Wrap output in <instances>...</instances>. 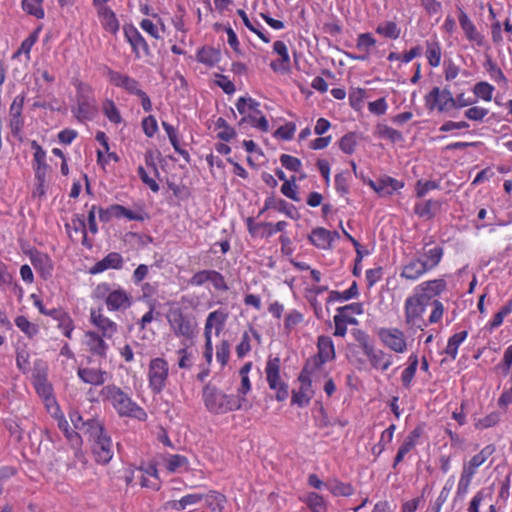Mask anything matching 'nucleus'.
I'll return each instance as SVG.
<instances>
[{
  "mask_svg": "<svg viewBox=\"0 0 512 512\" xmlns=\"http://www.w3.org/2000/svg\"><path fill=\"white\" fill-rule=\"evenodd\" d=\"M458 10H459V16H458L459 25H460L461 29L463 30L465 37L471 42H475L478 45H482L483 36L481 35V33H479L477 31L476 26L471 21V19L467 15V13L465 11H463L461 8H458Z\"/></svg>",
  "mask_w": 512,
  "mask_h": 512,
  "instance_id": "a211bd4d",
  "label": "nucleus"
},
{
  "mask_svg": "<svg viewBox=\"0 0 512 512\" xmlns=\"http://www.w3.org/2000/svg\"><path fill=\"white\" fill-rule=\"evenodd\" d=\"M31 263L42 275H51L53 270L52 261L47 254L36 252L31 256Z\"/></svg>",
  "mask_w": 512,
  "mask_h": 512,
  "instance_id": "c9c22d12",
  "label": "nucleus"
},
{
  "mask_svg": "<svg viewBox=\"0 0 512 512\" xmlns=\"http://www.w3.org/2000/svg\"><path fill=\"white\" fill-rule=\"evenodd\" d=\"M93 441L92 451L98 463L107 464L113 457V443L109 435L104 431V427L100 425V431L93 432L89 435Z\"/></svg>",
  "mask_w": 512,
  "mask_h": 512,
  "instance_id": "0eeeda50",
  "label": "nucleus"
},
{
  "mask_svg": "<svg viewBox=\"0 0 512 512\" xmlns=\"http://www.w3.org/2000/svg\"><path fill=\"white\" fill-rule=\"evenodd\" d=\"M349 311H352L356 315H361L364 312L363 305L361 303H351L337 308L338 314L333 317V321L335 323V336L344 337L347 333V324H358L357 319L348 314Z\"/></svg>",
  "mask_w": 512,
  "mask_h": 512,
  "instance_id": "9d476101",
  "label": "nucleus"
},
{
  "mask_svg": "<svg viewBox=\"0 0 512 512\" xmlns=\"http://www.w3.org/2000/svg\"><path fill=\"white\" fill-rule=\"evenodd\" d=\"M376 40L370 33H362L357 38L356 48L365 53H369L370 49L374 47Z\"/></svg>",
  "mask_w": 512,
  "mask_h": 512,
  "instance_id": "680f3d73",
  "label": "nucleus"
},
{
  "mask_svg": "<svg viewBox=\"0 0 512 512\" xmlns=\"http://www.w3.org/2000/svg\"><path fill=\"white\" fill-rule=\"evenodd\" d=\"M42 3L43 0H22V8L26 13L37 19H42L44 17Z\"/></svg>",
  "mask_w": 512,
  "mask_h": 512,
  "instance_id": "de8ad7c7",
  "label": "nucleus"
},
{
  "mask_svg": "<svg viewBox=\"0 0 512 512\" xmlns=\"http://www.w3.org/2000/svg\"><path fill=\"white\" fill-rule=\"evenodd\" d=\"M97 298H105L110 311L125 310L131 305L130 295L122 288L111 290L109 284H99L94 291Z\"/></svg>",
  "mask_w": 512,
  "mask_h": 512,
  "instance_id": "39448f33",
  "label": "nucleus"
},
{
  "mask_svg": "<svg viewBox=\"0 0 512 512\" xmlns=\"http://www.w3.org/2000/svg\"><path fill=\"white\" fill-rule=\"evenodd\" d=\"M438 203L436 201L429 200L425 203H420L415 206V213L420 217L430 218L434 211L437 209Z\"/></svg>",
  "mask_w": 512,
  "mask_h": 512,
  "instance_id": "052dcab7",
  "label": "nucleus"
},
{
  "mask_svg": "<svg viewBox=\"0 0 512 512\" xmlns=\"http://www.w3.org/2000/svg\"><path fill=\"white\" fill-rule=\"evenodd\" d=\"M364 354L368 357L373 367L382 371H386L392 364V358L390 355L386 354L382 350L375 349L373 346L367 347L365 345Z\"/></svg>",
  "mask_w": 512,
  "mask_h": 512,
  "instance_id": "412c9836",
  "label": "nucleus"
},
{
  "mask_svg": "<svg viewBox=\"0 0 512 512\" xmlns=\"http://www.w3.org/2000/svg\"><path fill=\"white\" fill-rule=\"evenodd\" d=\"M90 320L101 332L102 337L106 339H111L117 333L118 325L104 316L100 308L90 310Z\"/></svg>",
  "mask_w": 512,
  "mask_h": 512,
  "instance_id": "4468645a",
  "label": "nucleus"
},
{
  "mask_svg": "<svg viewBox=\"0 0 512 512\" xmlns=\"http://www.w3.org/2000/svg\"><path fill=\"white\" fill-rule=\"evenodd\" d=\"M486 71L489 73L490 78L497 83H507V78L501 68L491 58H488L484 64Z\"/></svg>",
  "mask_w": 512,
  "mask_h": 512,
  "instance_id": "49530a36",
  "label": "nucleus"
},
{
  "mask_svg": "<svg viewBox=\"0 0 512 512\" xmlns=\"http://www.w3.org/2000/svg\"><path fill=\"white\" fill-rule=\"evenodd\" d=\"M123 31L125 38L131 45L132 51L134 52L136 58L141 57L140 50H142L145 56H149L151 54L148 43L133 25H124Z\"/></svg>",
  "mask_w": 512,
  "mask_h": 512,
  "instance_id": "ddd939ff",
  "label": "nucleus"
},
{
  "mask_svg": "<svg viewBox=\"0 0 512 512\" xmlns=\"http://www.w3.org/2000/svg\"><path fill=\"white\" fill-rule=\"evenodd\" d=\"M238 112L245 115L249 110L253 111L256 115L261 114L259 103L250 97H240L236 102Z\"/></svg>",
  "mask_w": 512,
  "mask_h": 512,
  "instance_id": "c03bdc74",
  "label": "nucleus"
},
{
  "mask_svg": "<svg viewBox=\"0 0 512 512\" xmlns=\"http://www.w3.org/2000/svg\"><path fill=\"white\" fill-rule=\"evenodd\" d=\"M103 112L106 117L115 124H119L122 121L119 110L111 100L105 101L103 105Z\"/></svg>",
  "mask_w": 512,
  "mask_h": 512,
  "instance_id": "bf43d9fd",
  "label": "nucleus"
},
{
  "mask_svg": "<svg viewBox=\"0 0 512 512\" xmlns=\"http://www.w3.org/2000/svg\"><path fill=\"white\" fill-rule=\"evenodd\" d=\"M167 321L171 331L185 340L192 339L197 333V323L191 315L184 314L180 308L170 309Z\"/></svg>",
  "mask_w": 512,
  "mask_h": 512,
  "instance_id": "20e7f679",
  "label": "nucleus"
},
{
  "mask_svg": "<svg viewBox=\"0 0 512 512\" xmlns=\"http://www.w3.org/2000/svg\"><path fill=\"white\" fill-rule=\"evenodd\" d=\"M325 487L335 496H350L353 494V487L349 483H343L338 480H331L325 484Z\"/></svg>",
  "mask_w": 512,
  "mask_h": 512,
  "instance_id": "ea45409f",
  "label": "nucleus"
},
{
  "mask_svg": "<svg viewBox=\"0 0 512 512\" xmlns=\"http://www.w3.org/2000/svg\"><path fill=\"white\" fill-rule=\"evenodd\" d=\"M169 374L168 362L160 357L150 361L148 367L149 387L152 392L159 394L166 386Z\"/></svg>",
  "mask_w": 512,
  "mask_h": 512,
  "instance_id": "1a4fd4ad",
  "label": "nucleus"
},
{
  "mask_svg": "<svg viewBox=\"0 0 512 512\" xmlns=\"http://www.w3.org/2000/svg\"><path fill=\"white\" fill-rule=\"evenodd\" d=\"M357 144L356 134L347 133L339 140V148L345 154H352Z\"/></svg>",
  "mask_w": 512,
  "mask_h": 512,
  "instance_id": "4d7b16f0",
  "label": "nucleus"
},
{
  "mask_svg": "<svg viewBox=\"0 0 512 512\" xmlns=\"http://www.w3.org/2000/svg\"><path fill=\"white\" fill-rule=\"evenodd\" d=\"M123 257L117 252L107 254L102 260L95 263L89 273L92 275L102 273L108 269H120L123 266Z\"/></svg>",
  "mask_w": 512,
  "mask_h": 512,
  "instance_id": "f3484780",
  "label": "nucleus"
},
{
  "mask_svg": "<svg viewBox=\"0 0 512 512\" xmlns=\"http://www.w3.org/2000/svg\"><path fill=\"white\" fill-rule=\"evenodd\" d=\"M77 375L84 383L99 386L106 381L107 372L95 368H79Z\"/></svg>",
  "mask_w": 512,
  "mask_h": 512,
  "instance_id": "c756f323",
  "label": "nucleus"
},
{
  "mask_svg": "<svg viewBox=\"0 0 512 512\" xmlns=\"http://www.w3.org/2000/svg\"><path fill=\"white\" fill-rule=\"evenodd\" d=\"M315 422H316V426L319 427V428H326V427H330V426H333L335 424V422H333L326 410L323 408V406H320V408L317 410V414L315 415Z\"/></svg>",
  "mask_w": 512,
  "mask_h": 512,
  "instance_id": "774afa93",
  "label": "nucleus"
},
{
  "mask_svg": "<svg viewBox=\"0 0 512 512\" xmlns=\"http://www.w3.org/2000/svg\"><path fill=\"white\" fill-rule=\"evenodd\" d=\"M376 32L390 39H397L400 36V28L395 22L387 21L376 28Z\"/></svg>",
  "mask_w": 512,
  "mask_h": 512,
  "instance_id": "864d4df0",
  "label": "nucleus"
},
{
  "mask_svg": "<svg viewBox=\"0 0 512 512\" xmlns=\"http://www.w3.org/2000/svg\"><path fill=\"white\" fill-rule=\"evenodd\" d=\"M58 427L64 433L71 447L75 450V455L78 456L81 453L82 446V438L79 433L70 429L68 421L63 417L58 420Z\"/></svg>",
  "mask_w": 512,
  "mask_h": 512,
  "instance_id": "7c9ffc66",
  "label": "nucleus"
},
{
  "mask_svg": "<svg viewBox=\"0 0 512 512\" xmlns=\"http://www.w3.org/2000/svg\"><path fill=\"white\" fill-rule=\"evenodd\" d=\"M273 50L280 56L281 71L287 72L289 70L290 57L288 48L283 41H275L273 44Z\"/></svg>",
  "mask_w": 512,
  "mask_h": 512,
  "instance_id": "09e8293b",
  "label": "nucleus"
},
{
  "mask_svg": "<svg viewBox=\"0 0 512 512\" xmlns=\"http://www.w3.org/2000/svg\"><path fill=\"white\" fill-rule=\"evenodd\" d=\"M430 303V295L427 293L413 295L405 301V323L409 328L423 330L427 323L423 314Z\"/></svg>",
  "mask_w": 512,
  "mask_h": 512,
  "instance_id": "7ed1b4c3",
  "label": "nucleus"
},
{
  "mask_svg": "<svg viewBox=\"0 0 512 512\" xmlns=\"http://www.w3.org/2000/svg\"><path fill=\"white\" fill-rule=\"evenodd\" d=\"M244 123H249L263 132H267L269 128L268 121L264 116H260L259 118H257L256 115L243 116L239 122V125H242Z\"/></svg>",
  "mask_w": 512,
  "mask_h": 512,
  "instance_id": "5fc2aeb1",
  "label": "nucleus"
},
{
  "mask_svg": "<svg viewBox=\"0 0 512 512\" xmlns=\"http://www.w3.org/2000/svg\"><path fill=\"white\" fill-rule=\"evenodd\" d=\"M350 173L348 171L338 173L335 176V189L341 195L349 193Z\"/></svg>",
  "mask_w": 512,
  "mask_h": 512,
  "instance_id": "6e6d98bb",
  "label": "nucleus"
},
{
  "mask_svg": "<svg viewBox=\"0 0 512 512\" xmlns=\"http://www.w3.org/2000/svg\"><path fill=\"white\" fill-rule=\"evenodd\" d=\"M108 75L110 78V81L117 87H121L128 91L131 94H137L141 89L138 88L139 84L134 79L129 77L128 75L121 74L119 72L109 70Z\"/></svg>",
  "mask_w": 512,
  "mask_h": 512,
  "instance_id": "393cba45",
  "label": "nucleus"
},
{
  "mask_svg": "<svg viewBox=\"0 0 512 512\" xmlns=\"http://www.w3.org/2000/svg\"><path fill=\"white\" fill-rule=\"evenodd\" d=\"M98 17L105 31L115 35L120 28L116 14L108 6L97 8Z\"/></svg>",
  "mask_w": 512,
  "mask_h": 512,
  "instance_id": "b1692460",
  "label": "nucleus"
},
{
  "mask_svg": "<svg viewBox=\"0 0 512 512\" xmlns=\"http://www.w3.org/2000/svg\"><path fill=\"white\" fill-rule=\"evenodd\" d=\"M359 295L358 286L356 281L352 282V285L349 289L339 292V291H331L329 293L328 301H347L353 298H356Z\"/></svg>",
  "mask_w": 512,
  "mask_h": 512,
  "instance_id": "a19ab883",
  "label": "nucleus"
},
{
  "mask_svg": "<svg viewBox=\"0 0 512 512\" xmlns=\"http://www.w3.org/2000/svg\"><path fill=\"white\" fill-rule=\"evenodd\" d=\"M418 366L417 357H410V364L406 367L401 375V381L405 388L409 389L412 383V380L415 376L416 370Z\"/></svg>",
  "mask_w": 512,
  "mask_h": 512,
  "instance_id": "603ef678",
  "label": "nucleus"
},
{
  "mask_svg": "<svg viewBox=\"0 0 512 512\" xmlns=\"http://www.w3.org/2000/svg\"><path fill=\"white\" fill-rule=\"evenodd\" d=\"M85 345L88 350L97 356L106 357L108 344L104 341V337L95 331H87L85 333Z\"/></svg>",
  "mask_w": 512,
  "mask_h": 512,
  "instance_id": "aec40b11",
  "label": "nucleus"
},
{
  "mask_svg": "<svg viewBox=\"0 0 512 512\" xmlns=\"http://www.w3.org/2000/svg\"><path fill=\"white\" fill-rule=\"evenodd\" d=\"M298 380L301 382V386L298 391H293L292 403L298 405L299 407H305L309 404L310 400L314 396L312 381L302 379L300 376L298 377Z\"/></svg>",
  "mask_w": 512,
  "mask_h": 512,
  "instance_id": "4be33fe9",
  "label": "nucleus"
},
{
  "mask_svg": "<svg viewBox=\"0 0 512 512\" xmlns=\"http://www.w3.org/2000/svg\"><path fill=\"white\" fill-rule=\"evenodd\" d=\"M445 286L446 283L443 279L428 281L421 285L423 291L429 292L433 295H436L439 292L443 291L445 289Z\"/></svg>",
  "mask_w": 512,
  "mask_h": 512,
  "instance_id": "69168bd1",
  "label": "nucleus"
},
{
  "mask_svg": "<svg viewBox=\"0 0 512 512\" xmlns=\"http://www.w3.org/2000/svg\"><path fill=\"white\" fill-rule=\"evenodd\" d=\"M164 466L170 473H179L188 470V459L179 454H168L163 457Z\"/></svg>",
  "mask_w": 512,
  "mask_h": 512,
  "instance_id": "473e14b6",
  "label": "nucleus"
},
{
  "mask_svg": "<svg viewBox=\"0 0 512 512\" xmlns=\"http://www.w3.org/2000/svg\"><path fill=\"white\" fill-rule=\"evenodd\" d=\"M490 114V110L483 106L478 105H470L465 111L464 116L471 121L474 122H483L486 120L488 115Z\"/></svg>",
  "mask_w": 512,
  "mask_h": 512,
  "instance_id": "58836bf2",
  "label": "nucleus"
},
{
  "mask_svg": "<svg viewBox=\"0 0 512 512\" xmlns=\"http://www.w3.org/2000/svg\"><path fill=\"white\" fill-rule=\"evenodd\" d=\"M305 502L312 512H326L327 510L323 497L315 492L308 493Z\"/></svg>",
  "mask_w": 512,
  "mask_h": 512,
  "instance_id": "a18cd8bd",
  "label": "nucleus"
},
{
  "mask_svg": "<svg viewBox=\"0 0 512 512\" xmlns=\"http://www.w3.org/2000/svg\"><path fill=\"white\" fill-rule=\"evenodd\" d=\"M100 395L105 401H109L120 416L133 417L145 421L147 414L143 408L135 403L131 397L116 385H106Z\"/></svg>",
  "mask_w": 512,
  "mask_h": 512,
  "instance_id": "f257e3e1",
  "label": "nucleus"
},
{
  "mask_svg": "<svg viewBox=\"0 0 512 512\" xmlns=\"http://www.w3.org/2000/svg\"><path fill=\"white\" fill-rule=\"evenodd\" d=\"M324 364L325 363L323 362V360H320L317 357L312 356L309 359H307L299 376L302 377V379H307L310 381H317L321 377H326L327 373L323 371Z\"/></svg>",
  "mask_w": 512,
  "mask_h": 512,
  "instance_id": "dca6fc26",
  "label": "nucleus"
},
{
  "mask_svg": "<svg viewBox=\"0 0 512 512\" xmlns=\"http://www.w3.org/2000/svg\"><path fill=\"white\" fill-rule=\"evenodd\" d=\"M495 88L491 84L485 81L478 82L474 85L473 92L475 99L480 98L486 102H489L493 98V92Z\"/></svg>",
  "mask_w": 512,
  "mask_h": 512,
  "instance_id": "37998d69",
  "label": "nucleus"
},
{
  "mask_svg": "<svg viewBox=\"0 0 512 512\" xmlns=\"http://www.w3.org/2000/svg\"><path fill=\"white\" fill-rule=\"evenodd\" d=\"M425 104L426 107L431 111H444L446 105L448 104V89L446 87L444 89L434 87L430 93L426 95Z\"/></svg>",
  "mask_w": 512,
  "mask_h": 512,
  "instance_id": "2eb2a0df",
  "label": "nucleus"
},
{
  "mask_svg": "<svg viewBox=\"0 0 512 512\" xmlns=\"http://www.w3.org/2000/svg\"><path fill=\"white\" fill-rule=\"evenodd\" d=\"M377 133L379 137L388 139L393 143H397L403 140V135L401 132L387 125H378Z\"/></svg>",
  "mask_w": 512,
  "mask_h": 512,
  "instance_id": "3c124183",
  "label": "nucleus"
},
{
  "mask_svg": "<svg viewBox=\"0 0 512 512\" xmlns=\"http://www.w3.org/2000/svg\"><path fill=\"white\" fill-rule=\"evenodd\" d=\"M494 449L491 446L484 447L479 453L474 455L467 463L464 464L462 474L458 483V493L466 494L471 484L473 476L477 469L483 465L492 455Z\"/></svg>",
  "mask_w": 512,
  "mask_h": 512,
  "instance_id": "423d86ee",
  "label": "nucleus"
},
{
  "mask_svg": "<svg viewBox=\"0 0 512 512\" xmlns=\"http://www.w3.org/2000/svg\"><path fill=\"white\" fill-rule=\"evenodd\" d=\"M202 397L206 409L213 414L239 410L242 408V402L245 401L244 398L225 394L210 384L204 386Z\"/></svg>",
  "mask_w": 512,
  "mask_h": 512,
  "instance_id": "f03ea898",
  "label": "nucleus"
},
{
  "mask_svg": "<svg viewBox=\"0 0 512 512\" xmlns=\"http://www.w3.org/2000/svg\"><path fill=\"white\" fill-rule=\"evenodd\" d=\"M500 366L504 373H507L511 369V378L507 383L509 387H505L498 398V406L506 409L510 404H512V344L505 349Z\"/></svg>",
  "mask_w": 512,
  "mask_h": 512,
  "instance_id": "f8f14e48",
  "label": "nucleus"
},
{
  "mask_svg": "<svg viewBox=\"0 0 512 512\" xmlns=\"http://www.w3.org/2000/svg\"><path fill=\"white\" fill-rule=\"evenodd\" d=\"M443 248L436 244H425L423 247V253L419 257L424 262V265L430 270L434 268L441 260L443 256Z\"/></svg>",
  "mask_w": 512,
  "mask_h": 512,
  "instance_id": "cd10ccee",
  "label": "nucleus"
},
{
  "mask_svg": "<svg viewBox=\"0 0 512 512\" xmlns=\"http://www.w3.org/2000/svg\"><path fill=\"white\" fill-rule=\"evenodd\" d=\"M295 180V176H292L291 180H285L281 187V192L293 201H299L300 199L297 195L298 186L296 185Z\"/></svg>",
  "mask_w": 512,
  "mask_h": 512,
  "instance_id": "e2e57ef3",
  "label": "nucleus"
},
{
  "mask_svg": "<svg viewBox=\"0 0 512 512\" xmlns=\"http://www.w3.org/2000/svg\"><path fill=\"white\" fill-rule=\"evenodd\" d=\"M330 231L325 228H315L309 235L310 242L319 249H330Z\"/></svg>",
  "mask_w": 512,
  "mask_h": 512,
  "instance_id": "f704fd0d",
  "label": "nucleus"
},
{
  "mask_svg": "<svg viewBox=\"0 0 512 512\" xmlns=\"http://www.w3.org/2000/svg\"><path fill=\"white\" fill-rule=\"evenodd\" d=\"M70 420L75 429L82 431L85 434H92L93 432L100 431V425L102 424L98 419L90 418L84 420L82 415L76 410L69 413Z\"/></svg>",
  "mask_w": 512,
  "mask_h": 512,
  "instance_id": "6ab92c4d",
  "label": "nucleus"
},
{
  "mask_svg": "<svg viewBox=\"0 0 512 512\" xmlns=\"http://www.w3.org/2000/svg\"><path fill=\"white\" fill-rule=\"evenodd\" d=\"M369 185L379 195L388 196L393 194L394 191L400 189L403 186V183L391 177H384L377 181L370 180Z\"/></svg>",
  "mask_w": 512,
  "mask_h": 512,
  "instance_id": "5701e85b",
  "label": "nucleus"
},
{
  "mask_svg": "<svg viewBox=\"0 0 512 512\" xmlns=\"http://www.w3.org/2000/svg\"><path fill=\"white\" fill-rule=\"evenodd\" d=\"M381 342L396 353H404L407 343L403 331L398 328H380L377 332Z\"/></svg>",
  "mask_w": 512,
  "mask_h": 512,
  "instance_id": "9b49d317",
  "label": "nucleus"
},
{
  "mask_svg": "<svg viewBox=\"0 0 512 512\" xmlns=\"http://www.w3.org/2000/svg\"><path fill=\"white\" fill-rule=\"evenodd\" d=\"M215 126L221 131L217 134V137L223 141H230L236 136L235 130L226 122L224 118H218Z\"/></svg>",
  "mask_w": 512,
  "mask_h": 512,
  "instance_id": "8fccbe9b",
  "label": "nucleus"
},
{
  "mask_svg": "<svg viewBox=\"0 0 512 512\" xmlns=\"http://www.w3.org/2000/svg\"><path fill=\"white\" fill-rule=\"evenodd\" d=\"M468 333L463 330L450 337V358H455L458 346L466 339Z\"/></svg>",
  "mask_w": 512,
  "mask_h": 512,
  "instance_id": "338daca9",
  "label": "nucleus"
},
{
  "mask_svg": "<svg viewBox=\"0 0 512 512\" xmlns=\"http://www.w3.org/2000/svg\"><path fill=\"white\" fill-rule=\"evenodd\" d=\"M280 162L282 166L293 172H298L302 167L300 159L288 154H282L280 156Z\"/></svg>",
  "mask_w": 512,
  "mask_h": 512,
  "instance_id": "0e129e2a",
  "label": "nucleus"
},
{
  "mask_svg": "<svg viewBox=\"0 0 512 512\" xmlns=\"http://www.w3.org/2000/svg\"><path fill=\"white\" fill-rule=\"evenodd\" d=\"M16 326L24 332L28 337H33L37 332L38 328L35 324L31 323L26 317L18 316L15 319Z\"/></svg>",
  "mask_w": 512,
  "mask_h": 512,
  "instance_id": "13d9d810",
  "label": "nucleus"
},
{
  "mask_svg": "<svg viewBox=\"0 0 512 512\" xmlns=\"http://www.w3.org/2000/svg\"><path fill=\"white\" fill-rule=\"evenodd\" d=\"M266 379L270 389L276 391V399L284 401L289 396L288 385L280 378V359L269 358L265 368Z\"/></svg>",
  "mask_w": 512,
  "mask_h": 512,
  "instance_id": "6e6552de",
  "label": "nucleus"
},
{
  "mask_svg": "<svg viewBox=\"0 0 512 512\" xmlns=\"http://www.w3.org/2000/svg\"><path fill=\"white\" fill-rule=\"evenodd\" d=\"M227 318L228 313L221 309L209 313L205 322L204 336H211L213 327L216 329V334H219L223 329Z\"/></svg>",
  "mask_w": 512,
  "mask_h": 512,
  "instance_id": "a878e982",
  "label": "nucleus"
},
{
  "mask_svg": "<svg viewBox=\"0 0 512 512\" xmlns=\"http://www.w3.org/2000/svg\"><path fill=\"white\" fill-rule=\"evenodd\" d=\"M318 353L314 355L324 363L335 358V350L332 339L329 336H320L317 342Z\"/></svg>",
  "mask_w": 512,
  "mask_h": 512,
  "instance_id": "72a5a7b5",
  "label": "nucleus"
},
{
  "mask_svg": "<svg viewBox=\"0 0 512 512\" xmlns=\"http://www.w3.org/2000/svg\"><path fill=\"white\" fill-rule=\"evenodd\" d=\"M429 269L422 259L417 258L408 262L402 269L401 277H404L408 280H416Z\"/></svg>",
  "mask_w": 512,
  "mask_h": 512,
  "instance_id": "2f4dec72",
  "label": "nucleus"
},
{
  "mask_svg": "<svg viewBox=\"0 0 512 512\" xmlns=\"http://www.w3.org/2000/svg\"><path fill=\"white\" fill-rule=\"evenodd\" d=\"M31 147L34 149V162L36 165V176L41 179L42 174H44V170L46 169V152L43 148L37 143V141L33 140L31 142Z\"/></svg>",
  "mask_w": 512,
  "mask_h": 512,
  "instance_id": "4c0bfd02",
  "label": "nucleus"
},
{
  "mask_svg": "<svg viewBox=\"0 0 512 512\" xmlns=\"http://www.w3.org/2000/svg\"><path fill=\"white\" fill-rule=\"evenodd\" d=\"M203 499V495L194 493L183 496L180 500H175L170 503L173 510H185L188 506L199 503Z\"/></svg>",
  "mask_w": 512,
  "mask_h": 512,
  "instance_id": "79ce46f5",
  "label": "nucleus"
},
{
  "mask_svg": "<svg viewBox=\"0 0 512 512\" xmlns=\"http://www.w3.org/2000/svg\"><path fill=\"white\" fill-rule=\"evenodd\" d=\"M276 209L279 212L284 213L291 219H298L299 213L294 205L289 204L283 199H276L275 197H269L266 199L263 210Z\"/></svg>",
  "mask_w": 512,
  "mask_h": 512,
  "instance_id": "bb28decb",
  "label": "nucleus"
},
{
  "mask_svg": "<svg viewBox=\"0 0 512 512\" xmlns=\"http://www.w3.org/2000/svg\"><path fill=\"white\" fill-rule=\"evenodd\" d=\"M220 57V51L210 46L202 47L197 53V60L208 66L218 63Z\"/></svg>",
  "mask_w": 512,
  "mask_h": 512,
  "instance_id": "e433bc0d",
  "label": "nucleus"
},
{
  "mask_svg": "<svg viewBox=\"0 0 512 512\" xmlns=\"http://www.w3.org/2000/svg\"><path fill=\"white\" fill-rule=\"evenodd\" d=\"M95 111V105L89 97L83 94L77 95V107L73 109V112L78 120L91 119Z\"/></svg>",
  "mask_w": 512,
  "mask_h": 512,
  "instance_id": "c85d7f7f",
  "label": "nucleus"
}]
</instances>
